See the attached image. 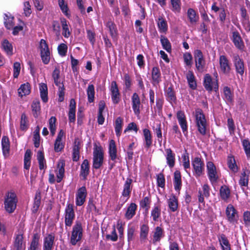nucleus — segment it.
I'll return each instance as SVG.
<instances>
[{
    "instance_id": "c85d7f7f",
    "label": "nucleus",
    "mask_w": 250,
    "mask_h": 250,
    "mask_svg": "<svg viewBox=\"0 0 250 250\" xmlns=\"http://www.w3.org/2000/svg\"><path fill=\"white\" fill-rule=\"evenodd\" d=\"M30 92V84L27 83L21 85L18 89L19 96L22 97L28 95Z\"/></svg>"
},
{
    "instance_id": "f704fd0d",
    "label": "nucleus",
    "mask_w": 250,
    "mask_h": 250,
    "mask_svg": "<svg viewBox=\"0 0 250 250\" xmlns=\"http://www.w3.org/2000/svg\"><path fill=\"white\" fill-rule=\"evenodd\" d=\"M41 200V194L40 190H37L36 192L34 197V205H33V211L36 212L38 210L40 204Z\"/></svg>"
},
{
    "instance_id": "412c9836",
    "label": "nucleus",
    "mask_w": 250,
    "mask_h": 250,
    "mask_svg": "<svg viewBox=\"0 0 250 250\" xmlns=\"http://www.w3.org/2000/svg\"><path fill=\"white\" fill-rule=\"evenodd\" d=\"M89 173V165L88 161L85 159L83 162L81 166L80 176L83 177V180H86L87 175Z\"/></svg>"
},
{
    "instance_id": "5701e85b",
    "label": "nucleus",
    "mask_w": 250,
    "mask_h": 250,
    "mask_svg": "<svg viewBox=\"0 0 250 250\" xmlns=\"http://www.w3.org/2000/svg\"><path fill=\"white\" fill-rule=\"evenodd\" d=\"M76 103L74 99H72L70 102L69 111L68 113L70 122L74 123L75 121Z\"/></svg>"
},
{
    "instance_id": "58836bf2",
    "label": "nucleus",
    "mask_w": 250,
    "mask_h": 250,
    "mask_svg": "<svg viewBox=\"0 0 250 250\" xmlns=\"http://www.w3.org/2000/svg\"><path fill=\"white\" fill-rule=\"evenodd\" d=\"M168 205L171 211H175L178 208V201L175 196H172L168 201Z\"/></svg>"
},
{
    "instance_id": "c9c22d12",
    "label": "nucleus",
    "mask_w": 250,
    "mask_h": 250,
    "mask_svg": "<svg viewBox=\"0 0 250 250\" xmlns=\"http://www.w3.org/2000/svg\"><path fill=\"white\" fill-rule=\"evenodd\" d=\"M31 151L30 149L26 150L24 157V167L26 169H29L31 164Z\"/></svg>"
},
{
    "instance_id": "a878e982",
    "label": "nucleus",
    "mask_w": 250,
    "mask_h": 250,
    "mask_svg": "<svg viewBox=\"0 0 250 250\" xmlns=\"http://www.w3.org/2000/svg\"><path fill=\"white\" fill-rule=\"evenodd\" d=\"M174 188L176 191H179L181 188V175L180 172L178 170L175 171L174 174Z\"/></svg>"
},
{
    "instance_id": "4be33fe9",
    "label": "nucleus",
    "mask_w": 250,
    "mask_h": 250,
    "mask_svg": "<svg viewBox=\"0 0 250 250\" xmlns=\"http://www.w3.org/2000/svg\"><path fill=\"white\" fill-rule=\"evenodd\" d=\"M167 163L168 166L172 168L174 166L175 158V154L172 152L170 148H167L166 150Z\"/></svg>"
},
{
    "instance_id": "dca6fc26",
    "label": "nucleus",
    "mask_w": 250,
    "mask_h": 250,
    "mask_svg": "<svg viewBox=\"0 0 250 250\" xmlns=\"http://www.w3.org/2000/svg\"><path fill=\"white\" fill-rule=\"evenodd\" d=\"M110 91L112 93V100L114 104H118L120 100L119 91L115 81H112L111 83Z\"/></svg>"
},
{
    "instance_id": "f3484780",
    "label": "nucleus",
    "mask_w": 250,
    "mask_h": 250,
    "mask_svg": "<svg viewBox=\"0 0 250 250\" xmlns=\"http://www.w3.org/2000/svg\"><path fill=\"white\" fill-rule=\"evenodd\" d=\"M54 239L55 235L53 234H48L44 239L43 250H52Z\"/></svg>"
},
{
    "instance_id": "7ed1b4c3",
    "label": "nucleus",
    "mask_w": 250,
    "mask_h": 250,
    "mask_svg": "<svg viewBox=\"0 0 250 250\" xmlns=\"http://www.w3.org/2000/svg\"><path fill=\"white\" fill-rule=\"evenodd\" d=\"M82 236L83 228L82 223L79 221H77L73 227L70 238V243L72 245H76L81 240Z\"/></svg>"
},
{
    "instance_id": "f8f14e48",
    "label": "nucleus",
    "mask_w": 250,
    "mask_h": 250,
    "mask_svg": "<svg viewBox=\"0 0 250 250\" xmlns=\"http://www.w3.org/2000/svg\"><path fill=\"white\" fill-rule=\"evenodd\" d=\"M208 175L210 181L212 183L217 182L218 176L217 174L216 167L212 162H208L207 164Z\"/></svg>"
},
{
    "instance_id": "7c9ffc66",
    "label": "nucleus",
    "mask_w": 250,
    "mask_h": 250,
    "mask_svg": "<svg viewBox=\"0 0 250 250\" xmlns=\"http://www.w3.org/2000/svg\"><path fill=\"white\" fill-rule=\"evenodd\" d=\"M1 144L2 147L3 153L4 156H6L9 152V141L6 136H3L1 140Z\"/></svg>"
},
{
    "instance_id": "3c124183",
    "label": "nucleus",
    "mask_w": 250,
    "mask_h": 250,
    "mask_svg": "<svg viewBox=\"0 0 250 250\" xmlns=\"http://www.w3.org/2000/svg\"><path fill=\"white\" fill-rule=\"evenodd\" d=\"M40 237L38 234L34 235L32 241L30 244L29 250H37L39 244Z\"/></svg>"
},
{
    "instance_id": "de8ad7c7",
    "label": "nucleus",
    "mask_w": 250,
    "mask_h": 250,
    "mask_svg": "<svg viewBox=\"0 0 250 250\" xmlns=\"http://www.w3.org/2000/svg\"><path fill=\"white\" fill-rule=\"evenodd\" d=\"M106 27L108 28L112 37L113 38H115L117 35L115 24L112 21H108L106 23Z\"/></svg>"
},
{
    "instance_id": "a18cd8bd",
    "label": "nucleus",
    "mask_w": 250,
    "mask_h": 250,
    "mask_svg": "<svg viewBox=\"0 0 250 250\" xmlns=\"http://www.w3.org/2000/svg\"><path fill=\"white\" fill-rule=\"evenodd\" d=\"M158 28L161 32H165L167 29V23L166 21L163 19L162 17H160L158 18V21L157 22Z\"/></svg>"
},
{
    "instance_id": "6e6552de",
    "label": "nucleus",
    "mask_w": 250,
    "mask_h": 250,
    "mask_svg": "<svg viewBox=\"0 0 250 250\" xmlns=\"http://www.w3.org/2000/svg\"><path fill=\"white\" fill-rule=\"evenodd\" d=\"M75 218V213L72 204H69L65 209V225L70 227Z\"/></svg>"
},
{
    "instance_id": "20e7f679",
    "label": "nucleus",
    "mask_w": 250,
    "mask_h": 250,
    "mask_svg": "<svg viewBox=\"0 0 250 250\" xmlns=\"http://www.w3.org/2000/svg\"><path fill=\"white\" fill-rule=\"evenodd\" d=\"M104 153L101 146L95 145L93 151V167L95 169L99 168L103 163Z\"/></svg>"
},
{
    "instance_id": "bf43d9fd",
    "label": "nucleus",
    "mask_w": 250,
    "mask_h": 250,
    "mask_svg": "<svg viewBox=\"0 0 250 250\" xmlns=\"http://www.w3.org/2000/svg\"><path fill=\"white\" fill-rule=\"evenodd\" d=\"M151 215L154 221H157L161 215L160 208L158 207H155L151 211Z\"/></svg>"
},
{
    "instance_id": "f257e3e1",
    "label": "nucleus",
    "mask_w": 250,
    "mask_h": 250,
    "mask_svg": "<svg viewBox=\"0 0 250 250\" xmlns=\"http://www.w3.org/2000/svg\"><path fill=\"white\" fill-rule=\"evenodd\" d=\"M196 124L198 130L203 135L206 134L207 122L203 111L200 108L195 110Z\"/></svg>"
},
{
    "instance_id": "473e14b6",
    "label": "nucleus",
    "mask_w": 250,
    "mask_h": 250,
    "mask_svg": "<svg viewBox=\"0 0 250 250\" xmlns=\"http://www.w3.org/2000/svg\"><path fill=\"white\" fill-rule=\"evenodd\" d=\"M143 134L146 142V147L149 148L152 142L150 131L148 129L145 128L143 130Z\"/></svg>"
},
{
    "instance_id": "bb28decb",
    "label": "nucleus",
    "mask_w": 250,
    "mask_h": 250,
    "mask_svg": "<svg viewBox=\"0 0 250 250\" xmlns=\"http://www.w3.org/2000/svg\"><path fill=\"white\" fill-rule=\"evenodd\" d=\"M109 154L111 160L112 161H115L117 158V148L115 142L113 140H110L109 143Z\"/></svg>"
},
{
    "instance_id": "72a5a7b5",
    "label": "nucleus",
    "mask_w": 250,
    "mask_h": 250,
    "mask_svg": "<svg viewBox=\"0 0 250 250\" xmlns=\"http://www.w3.org/2000/svg\"><path fill=\"white\" fill-rule=\"evenodd\" d=\"M79 142L75 141L73 148V161L77 162L80 158V147Z\"/></svg>"
},
{
    "instance_id": "49530a36",
    "label": "nucleus",
    "mask_w": 250,
    "mask_h": 250,
    "mask_svg": "<svg viewBox=\"0 0 250 250\" xmlns=\"http://www.w3.org/2000/svg\"><path fill=\"white\" fill-rule=\"evenodd\" d=\"M123 119L121 117H118L115 122V132L117 136H120L121 135V131L122 128Z\"/></svg>"
},
{
    "instance_id": "c03bdc74",
    "label": "nucleus",
    "mask_w": 250,
    "mask_h": 250,
    "mask_svg": "<svg viewBox=\"0 0 250 250\" xmlns=\"http://www.w3.org/2000/svg\"><path fill=\"white\" fill-rule=\"evenodd\" d=\"M87 94L88 97V100L89 103H92L94 100V86L93 84H89L87 87Z\"/></svg>"
},
{
    "instance_id": "774afa93",
    "label": "nucleus",
    "mask_w": 250,
    "mask_h": 250,
    "mask_svg": "<svg viewBox=\"0 0 250 250\" xmlns=\"http://www.w3.org/2000/svg\"><path fill=\"white\" fill-rule=\"evenodd\" d=\"M243 146L245 153L248 157H250V142L248 140H244L243 141Z\"/></svg>"
},
{
    "instance_id": "aec40b11",
    "label": "nucleus",
    "mask_w": 250,
    "mask_h": 250,
    "mask_svg": "<svg viewBox=\"0 0 250 250\" xmlns=\"http://www.w3.org/2000/svg\"><path fill=\"white\" fill-rule=\"evenodd\" d=\"M65 162L63 160H60L57 165V169L58 172L57 174V182L60 183L61 182L64 176Z\"/></svg>"
},
{
    "instance_id": "680f3d73",
    "label": "nucleus",
    "mask_w": 250,
    "mask_h": 250,
    "mask_svg": "<svg viewBox=\"0 0 250 250\" xmlns=\"http://www.w3.org/2000/svg\"><path fill=\"white\" fill-rule=\"evenodd\" d=\"M187 14L190 22L193 23L196 22L197 20L196 19V12L193 9H188Z\"/></svg>"
},
{
    "instance_id": "39448f33",
    "label": "nucleus",
    "mask_w": 250,
    "mask_h": 250,
    "mask_svg": "<svg viewBox=\"0 0 250 250\" xmlns=\"http://www.w3.org/2000/svg\"><path fill=\"white\" fill-rule=\"evenodd\" d=\"M40 47L42 60L44 64H48L50 61V52L45 40L43 39L41 40Z\"/></svg>"
},
{
    "instance_id": "37998d69",
    "label": "nucleus",
    "mask_w": 250,
    "mask_h": 250,
    "mask_svg": "<svg viewBox=\"0 0 250 250\" xmlns=\"http://www.w3.org/2000/svg\"><path fill=\"white\" fill-rule=\"evenodd\" d=\"M160 41L163 48L167 52H170L171 50V46L168 40L166 37L161 36Z\"/></svg>"
},
{
    "instance_id": "e433bc0d",
    "label": "nucleus",
    "mask_w": 250,
    "mask_h": 250,
    "mask_svg": "<svg viewBox=\"0 0 250 250\" xmlns=\"http://www.w3.org/2000/svg\"><path fill=\"white\" fill-rule=\"evenodd\" d=\"M219 240L223 250H230V245L225 235L222 234Z\"/></svg>"
},
{
    "instance_id": "393cba45",
    "label": "nucleus",
    "mask_w": 250,
    "mask_h": 250,
    "mask_svg": "<svg viewBox=\"0 0 250 250\" xmlns=\"http://www.w3.org/2000/svg\"><path fill=\"white\" fill-rule=\"evenodd\" d=\"M41 98L44 103L48 101V90L47 85L44 83L40 84Z\"/></svg>"
},
{
    "instance_id": "864d4df0",
    "label": "nucleus",
    "mask_w": 250,
    "mask_h": 250,
    "mask_svg": "<svg viewBox=\"0 0 250 250\" xmlns=\"http://www.w3.org/2000/svg\"><path fill=\"white\" fill-rule=\"evenodd\" d=\"M28 128V119L26 115L22 113L21 115L20 128L21 130H24Z\"/></svg>"
},
{
    "instance_id": "e2e57ef3",
    "label": "nucleus",
    "mask_w": 250,
    "mask_h": 250,
    "mask_svg": "<svg viewBox=\"0 0 250 250\" xmlns=\"http://www.w3.org/2000/svg\"><path fill=\"white\" fill-rule=\"evenodd\" d=\"M59 5L62 12L66 15L68 16V8L67 5L65 3L64 0H58Z\"/></svg>"
},
{
    "instance_id": "1a4fd4ad",
    "label": "nucleus",
    "mask_w": 250,
    "mask_h": 250,
    "mask_svg": "<svg viewBox=\"0 0 250 250\" xmlns=\"http://www.w3.org/2000/svg\"><path fill=\"white\" fill-rule=\"evenodd\" d=\"M226 214L228 220L232 224L237 222L238 219V215L237 212L234 207L231 204H229L226 209Z\"/></svg>"
},
{
    "instance_id": "a19ab883",
    "label": "nucleus",
    "mask_w": 250,
    "mask_h": 250,
    "mask_svg": "<svg viewBox=\"0 0 250 250\" xmlns=\"http://www.w3.org/2000/svg\"><path fill=\"white\" fill-rule=\"evenodd\" d=\"M23 236L18 234L15 240L14 245V250H21L22 249Z\"/></svg>"
},
{
    "instance_id": "6ab92c4d",
    "label": "nucleus",
    "mask_w": 250,
    "mask_h": 250,
    "mask_svg": "<svg viewBox=\"0 0 250 250\" xmlns=\"http://www.w3.org/2000/svg\"><path fill=\"white\" fill-rule=\"evenodd\" d=\"M177 118L183 132L184 133L185 132L187 131V122L186 120L184 113L181 111H178L177 113Z\"/></svg>"
},
{
    "instance_id": "2eb2a0df",
    "label": "nucleus",
    "mask_w": 250,
    "mask_h": 250,
    "mask_svg": "<svg viewBox=\"0 0 250 250\" xmlns=\"http://www.w3.org/2000/svg\"><path fill=\"white\" fill-rule=\"evenodd\" d=\"M64 136V131L62 129L60 130L54 144V150L56 152H60L63 148L64 144L62 142V138Z\"/></svg>"
},
{
    "instance_id": "09e8293b",
    "label": "nucleus",
    "mask_w": 250,
    "mask_h": 250,
    "mask_svg": "<svg viewBox=\"0 0 250 250\" xmlns=\"http://www.w3.org/2000/svg\"><path fill=\"white\" fill-rule=\"evenodd\" d=\"M228 165L229 168L234 172L238 171V167L236 164V162L234 157L229 156L228 157Z\"/></svg>"
},
{
    "instance_id": "0eeeda50",
    "label": "nucleus",
    "mask_w": 250,
    "mask_h": 250,
    "mask_svg": "<svg viewBox=\"0 0 250 250\" xmlns=\"http://www.w3.org/2000/svg\"><path fill=\"white\" fill-rule=\"evenodd\" d=\"M193 167L194 174L196 176H200L204 171V163L199 157H195L191 162Z\"/></svg>"
},
{
    "instance_id": "0e129e2a",
    "label": "nucleus",
    "mask_w": 250,
    "mask_h": 250,
    "mask_svg": "<svg viewBox=\"0 0 250 250\" xmlns=\"http://www.w3.org/2000/svg\"><path fill=\"white\" fill-rule=\"evenodd\" d=\"M148 232V227L146 225H143L141 228L140 238L141 239H146L147 237Z\"/></svg>"
},
{
    "instance_id": "052dcab7",
    "label": "nucleus",
    "mask_w": 250,
    "mask_h": 250,
    "mask_svg": "<svg viewBox=\"0 0 250 250\" xmlns=\"http://www.w3.org/2000/svg\"><path fill=\"white\" fill-rule=\"evenodd\" d=\"M157 183L158 187L164 188L165 185V179L164 174L160 173L157 175Z\"/></svg>"
},
{
    "instance_id": "b1692460",
    "label": "nucleus",
    "mask_w": 250,
    "mask_h": 250,
    "mask_svg": "<svg viewBox=\"0 0 250 250\" xmlns=\"http://www.w3.org/2000/svg\"><path fill=\"white\" fill-rule=\"evenodd\" d=\"M132 179L127 178L124 185V189L122 192V195L124 197H129L131 191V184Z\"/></svg>"
},
{
    "instance_id": "4468645a",
    "label": "nucleus",
    "mask_w": 250,
    "mask_h": 250,
    "mask_svg": "<svg viewBox=\"0 0 250 250\" xmlns=\"http://www.w3.org/2000/svg\"><path fill=\"white\" fill-rule=\"evenodd\" d=\"M231 40L235 46L237 48L241 50L244 49V44L242 38L238 31H235L232 32Z\"/></svg>"
},
{
    "instance_id": "9d476101",
    "label": "nucleus",
    "mask_w": 250,
    "mask_h": 250,
    "mask_svg": "<svg viewBox=\"0 0 250 250\" xmlns=\"http://www.w3.org/2000/svg\"><path fill=\"white\" fill-rule=\"evenodd\" d=\"M233 62L237 73L242 76L245 71L244 63L238 54L233 56Z\"/></svg>"
},
{
    "instance_id": "a211bd4d",
    "label": "nucleus",
    "mask_w": 250,
    "mask_h": 250,
    "mask_svg": "<svg viewBox=\"0 0 250 250\" xmlns=\"http://www.w3.org/2000/svg\"><path fill=\"white\" fill-rule=\"evenodd\" d=\"M132 108L135 114L139 115L140 112V106L141 105L140 99L136 93H133L132 96Z\"/></svg>"
},
{
    "instance_id": "423d86ee",
    "label": "nucleus",
    "mask_w": 250,
    "mask_h": 250,
    "mask_svg": "<svg viewBox=\"0 0 250 250\" xmlns=\"http://www.w3.org/2000/svg\"><path fill=\"white\" fill-rule=\"evenodd\" d=\"M204 86L208 92H211L213 89L216 91L218 89V80L212 81L211 76L208 74H207L204 79Z\"/></svg>"
},
{
    "instance_id": "ddd939ff",
    "label": "nucleus",
    "mask_w": 250,
    "mask_h": 250,
    "mask_svg": "<svg viewBox=\"0 0 250 250\" xmlns=\"http://www.w3.org/2000/svg\"><path fill=\"white\" fill-rule=\"evenodd\" d=\"M86 195V189L85 187H82L78 190L76 200L77 206H81L84 203Z\"/></svg>"
},
{
    "instance_id": "79ce46f5",
    "label": "nucleus",
    "mask_w": 250,
    "mask_h": 250,
    "mask_svg": "<svg viewBox=\"0 0 250 250\" xmlns=\"http://www.w3.org/2000/svg\"><path fill=\"white\" fill-rule=\"evenodd\" d=\"M187 78L189 87L193 89H195L197 84L193 73L191 71H188L187 75Z\"/></svg>"
},
{
    "instance_id": "ea45409f",
    "label": "nucleus",
    "mask_w": 250,
    "mask_h": 250,
    "mask_svg": "<svg viewBox=\"0 0 250 250\" xmlns=\"http://www.w3.org/2000/svg\"><path fill=\"white\" fill-rule=\"evenodd\" d=\"M166 96L167 100L171 103L175 102L176 100V97L172 87H169L167 89Z\"/></svg>"
},
{
    "instance_id": "13d9d810",
    "label": "nucleus",
    "mask_w": 250,
    "mask_h": 250,
    "mask_svg": "<svg viewBox=\"0 0 250 250\" xmlns=\"http://www.w3.org/2000/svg\"><path fill=\"white\" fill-rule=\"evenodd\" d=\"M225 99L227 102L230 103L232 101V96L230 88L226 86L224 88Z\"/></svg>"
},
{
    "instance_id": "603ef678",
    "label": "nucleus",
    "mask_w": 250,
    "mask_h": 250,
    "mask_svg": "<svg viewBox=\"0 0 250 250\" xmlns=\"http://www.w3.org/2000/svg\"><path fill=\"white\" fill-rule=\"evenodd\" d=\"M163 230L160 227H157L153 235V242L159 241L162 236Z\"/></svg>"
},
{
    "instance_id": "4d7b16f0",
    "label": "nucleus",
    "mask_w": 250,
    "mask_h": 250,
    "mask_svg": "<svg viewBox=\"0 0 250 250\" xmlns=\"http://www.w3.org/2000/svg\"><path fill=\"white\" fill-rule=\"evenodd\" d=\"M56 118L54 116L51 117L49 120V129L53 136L55 134L56 129Z\"/></svg>"
},
{
    "instance_id": "2f4dec72",
    "label": "nucleus",
    "mask_w": 250,
    "mask_h": 250,
    "mask_svg": "<svg viewBox=\"0 0 250 250\" xmlns=\"http://www.w3.org/2000/svg\"><path fill=\"white\" fill-rule=\"evenodd\" d=\"M1 46L3 49L8 55H11L13 54L12 45L7 39H4L2 42Z\"/></svg>"
},
{
    "instance_id": "6e6d98bb",
    "label": "nucleus",
    "mask_w": 250,
    "mask_h": 250,
    "mask_svg": "<svg viewBox=\"0 0 250 250\" xmlns=\"http://www.w3.org/2000/svg\"><path fill=\"white\" fill-rule=\"evenodd\" d=\"M62 35L65 38H68L70 35V32L69 30L67 21L65 19H63L62 21Z\"/></svg>"
},
{
    "instance_id": "8fccbe9b",
    "label": "nucleus",
    "mask_w": 250,
    "mask_h": 250,
    "mask_svg": "<svg viewBox=\"0 0 250 250\" xmlns=\"http://www.w3.org/2000/svg\"><path fill=\"white\" fill-rule=\"evenodd\" d=\"M33 115L35 118L38 117L41 110L40 103L39 101H34L32 104Z\"/></svg>"
},
{
    "instance_id": "f03ea898",
    "label": "nucleus",
    "mask_w": 250,
    "mask_h": 250,
    "mask_svg": "<svg viewBox=\"0 0 250 250\" xmlns=\"http://www.w3.org/2000/svg\"><path fill=\"white\" fill-rule=\"evenodd\" d=\"M17 199L14 192H8L4 200V208L8 213H12L17 206Z\"/></svg>"
},
{
    "instance_id": "338daca9",
    "label": "nucleus",
    "mask_w": 250,
    "mask_h": 250,
    "mask_svg": "<svg viewBox=\"0 0 250 250\" xmlns=\"http://www.w3.org/2000/svg\"><path fill=\"white\" fill-rule=\"evenodd\" d=\"M58 52L62 56H65L67 50V46L64 43H61L58 47Z\"/></svg>"
},
{
    "instance_id": "c756f323",
    "label": "nucleus",
    "mask_w": 250,
    "mask_h": 250,
    "mask_svg": "<svg viewBox=\"0 0 250 250\" xmlns=\"http://www.w3.org/2000/svg\"><path fill=\"white\" fill-rule=\"evenodd\" d=\"M136 208L137 205L135 203H131L129 206L127 208L125 214L126 218L128 220L131 219L135 214Z\"/></svg>"
},
{
    "instance_id": "69168bd1",
    "label": "nucleus",
    "mask_w": 250,
    "mask_h": 250,
    "mask_svg": "<svg viewBox=\"0 0 250 250\" xmlns=\"http://www.w3.org/2000/svg\"><path fill=\"white\" fill-rule=\"evenodd\" d=\"M150 203L149 198L148 197H145L141 201L140 205L141 208H145L146 210H148L149 208Z\"/></svg>"
},
{
    "instance_id": "cd10ccee",
    "label": "nucleus",
    "mask_w": 250,
    "mask_h": 250,
    "mask_svg": "<svg viewBox=\"0 0 250 250\" xmlns=\"http://www.w3.org/2000/svg\"><path fill=\"white\" fill-rule=\"evenodd\" d=\"M220 195L222 200L227 201L230 197V190L226 185L222 186L220 189Z\"/></svg>"
},
{
    "instance_id": "4c0bfd02",
    "label": "nucleus",
    "mask_w": 250,
    "mask_h": 250,
    "mask_svg": "<svg viewBox=\"0 0 250 250\" xmlns=\"http://www.w3.org/2000/svg\"><path fill=\"white\" fill-rule=\"evenodd\" d=\"M152 79L156 83H158L160 81L161 73L159 69L157 67H154L152 70Z\"/></svg>"
},
{
    "instance_id": "9b49d317",
    "label": "nucleus",
    "mask_w": 250,
    "mask_h": 250,
    "mask_svg": "<svg viewBox=\"0 0 250 250\" xmlns=\"http://www.w3.org/2000/svg\"><path fill=\"white\" fill-rule=\"evenodd\" d=\"M219 62L221 72L225 75L229 74L231 70V66L227 57L225 55H220Z\"/></svg>"
},
{
    "instance_id": "5fc2aeb1",
    "label": "nucleus",
    "mask_w": 250,
    "mask_h": 250,
    "mask_svg": "<svg viewBox=\"0 0 250 250\" xmlns=\"http://www.w3.org/2000/svg\"><path fill=\"white\" fill-rule=\"evenodd\" d=\"M248 183L249 176L247 175L246 171L244 170L241 174L239 183L241 186H248Z\"/></svg>"
}]
</instances>
